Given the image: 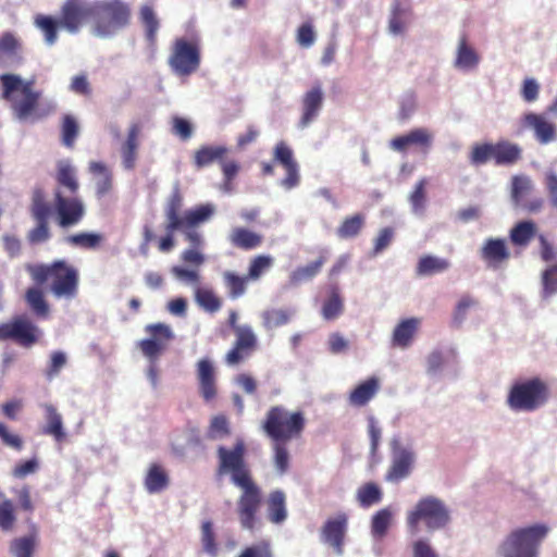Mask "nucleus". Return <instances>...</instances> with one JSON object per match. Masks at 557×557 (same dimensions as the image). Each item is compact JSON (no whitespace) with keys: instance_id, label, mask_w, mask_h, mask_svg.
I'll return each mask as SVG.
<instances>
[{"instance_id":"obj_1","label":"nucleus","mask_w":557,"mask_h":557,"mask_svg":"<svg viewBox=\"0 0 557 557\" xmlns=\"http://www.w3.org/2000/svg\"><path fill=\"white\" fill-rule=\"evenodd\" d=\"M218 474H230L231 482L240 490L236 503V513L242 529L255 532L261 525L260 509L263 495L259 484L253 479L251 469L246 461V446L237 441L233 448H218Z\"/></svg>"},{"instance_id":"obj_2","label":"nucleus","mask_w":557,"mask_h":557,"mask_svg":"<svg viewBox=\"0 0 557 557\" xmlns=\"http://www.w3.org/2000/svg\"><path fill=\"white\" fill-rule=\"evenodd\" d=\"M24 268L34 284L25 290L24 300L36 317L47 318L50 313L44 286L57 299L70 300L77 296L79 272L69 261L57 259L50 263H26Z\"/></svg>"},{"instance_id":"obj_3","label":"nucleus","mask_w":557,"mask_h":557,"mask_svg":"<svg viewBox=\"0 0 557 557\" xmlns=\"http://www.w3.org/2000/svg\"><path fill=\"white\" fill-rule=\"evenodd\" d=\"M29 213L35 226L27 232L26 238L29 245H38L50 239L49 221L52 216L60 228L67 230L84 220L86 207L79 196H66L60 188L54 189L53 205H50L45 190L41 187H35L32 191Z\"/></svg>"},{"instance_id":"obj_4","label":"nucleus","mask_w":557,"mask_h":557,"mask_svg":"<svg viewBox=\"0 0 557 557\" xmlns=\"http://www.w3.org/2000/svg\"><path fill=\"white\" fill-rule=\"evenodd\" d=\"M2 98L10 103L14 116L20 121L41 119L38 112L41 91L34 89L35 79L24 81L16 74L0 75Z\"/></svg>"},{"instance_id":"obj_5","label":"nucleus","mask_w":557,"mask_h":557,"mask_svg":"<svg viewBox=\"0 0 557 557\" xmlns=\"http://www.w3.org/2000/svg\"><path fill=\"white\" fill-rule=\"evenodd\" d=\"M91 33L100 38H110L128 27L133 11L124 0H96L92 2Z\"/></svg>"},{"instance_id":"obj_6","label":"nucleus","mask_w":557,"mask_h":557,"mask_svg":"<svg viewBox=\"0 0 557 557\" xmlns=\"http://www.w3.org/2000/svg\"><path fill=\"white\" fill-rule=\"evenodd\" d=\"M549 532L548 525L535 523L513 529L499 544V557H539L540 547Z\"/></svg>"},{"instance_id":"obj_7","label":"nucleus","mask_w":557,"mask_h":557,"mask_svg":"<svg viewBox=\"0 0 557 557\" xmlns=\"http://www.w3.org/2000/svg\"><path fill=\"white\" fill-rule=\"evenodd\" d=\"M550 388L544 379L532 376L512 383L507 395L508 407L516 412H533L547 404Z\"/></svg>"},{"instance_id":"obj_8","label":"nucleus","mask_w":557,"mask_h":557,"mask_svg":"<svg viewBox=\"0 0 557 557\" xmlns=\"http://www.w3.org/2000/svg\"><path fill=\"white\" fill-rule=\"evenodd\" d=\"M305 428L302 411H289L281 405L271 407L262 421V430L271 441L290 442L300 438Z\"/></svg>"},{"instance_id":"obj_9","label":"nucleus","mask_w":557,"mask_h":557,"mask_svg":"<svg viewBox=\"0 0 557 557\" xmlns=\"http://www.w3.org/2000/svg\"><path fill=\"white\" fill-rule=\"evenodd\" d=\"M450 521V513L443 500L435 496L420 498L407 512L406 523L411 535L418 534L423 522L429 531L444 529Z\"/></svg>"},{"instance_id":"obj_10","label":"nucleus","mask_w":557,"mask_h":557,"mask_svg":"<svg viewBox=\"0 0 557 557\" xmlns=\"http://www.w3.org/2000/svg\"><path fill=\"white\" fill-rule=\"evenodd\" d=\"M522 159L520 145L507 139L496 143L475 144L469 154L472 165L479 166L493 161L495 165H512Z\"/></svg>"},{"instance_id":"obj_11","label":"nucleus","mask_w":557,"mask_h":557,"mask_svg":"<svg viewBox=\"0 0 557 557\" xmlns=\"http://www.w3.org/2000/svg\"><path fill=\"white\" fill-rule=\"evenodd\" d=\"M200 49L197 42L184 38L176 39L169 64L174 73L181 76H189L200 66Z\"/></svg>"},{"instance_id":"obj_12","label":"nucleus","mask_w":557,"mask_h":557,"mask_svg":"<svg viewBox=\"0 0 557 557\" xmlns=\"http://www.w3.org/2000/svg\"><path fill=\"white\" fill-rule=\"evenodd\" d=\"M41 335L38 326L25 315L14 317L11 321L0 323V341L12 339L23 347H32Z\"/></svg>"},{"instance_id":"obj_13","label":"nucleus","mask_w":557,"mask_h":557,"mask_svg":"<svg viewBox=\"0 0 557 557\" xmlns=\"http://www.w3.org/2000/svg\"><path fill=\"white\" fill-rule=\"evenodd\" d=\"M92 2L87 0H65L60 8V25L71 34H76L85 23L91 26Z\"/></svg>"},{"instance_id":"obj_14","label":"nucleus","mask_w":557,"mask_h":557,"mask_svg":"<svg viewBox=\"0 0 557 557\" xmlns=\"http://www.w3.org/2000/svg\"><path fill=\"white\" fill-rule=\"evenodd\" d=\"M347 529V513L338 512L336 516L325 520L320 530V539L324 544L330 546L337 556H342L344 554Z\"/></svg>"},{"instance_id":"obj_15","label":"nucleus","mask_w":557,"mask_h":557,"mask_svg":"<svg viewBox=\"0 0 557 557\" xmlns=\"http://www.w3.org/2000/svg\"><path fill=\"white\" fill-rule=\"evenodd\" d=\"M145 331L150 338L140 341L138 346L145 357L156 361L166 349L168 343L173 338V333L170 326L163 323L149 324Z\"/></svg>"},{"instance_id":"obj_16","label":"nucleus","mask_w":557,"mask_h":557,"mask_svg":"<svg viewBox=\"0 0 557 557\" xmlns=\"http://www.w3.org/2000/svg\"><path fill=\"white\" fill-rule=\"evenodd\" d=\"M391 446L393 456L391 466L385 473V480L399 482L411 473L416 455L412 450L403 447L398 440H393Z\"/></svg>"},{"instance_id":"obj_17","label":"nucleus","mask_w":557,"mask_h":557,"mask_svg":"<svg viewBox=\"0 0 557 557\" xmlns=\"http://www.w3.org/2000/svg\"><path fill=\"white\" fill-rule=\"evenodd\" d=\"M235 342L231 350L225 355V361L230 366H235L244 361L257 348L258 339L250 325H243L234 332Z\"/></svg>"},{"instance_id":"obj_18","label":"nucleus","mask_w":557,"mask_h":557,"mask_svg":"<svg viewBox=\"0 0 557 557\" xmlns=\"http://www.w3.org/2000/svg\"><path fill=\"white\" fill-rule=\"evenodd\" d=\"M196 375L199 395L205 403H211L218 397L216 373L213 363L207 359H200L196 364Z\"/></svg>"},{"instance_id":"obj_19","label":"nucleus","mask_w":557,"mask_h":557,"mask_svg":"<svg viewBox=\"0 0 557 557\" xmlns=\"http://www.w3.org/2000/svg\"><path fill=\"white\" fill-rule=\"evenodd\" d=\"M324 100L323 90L320 84H315L301 98V116L299 126L301 128L310 125L319 115Z\"/></svg>"},{"instance_id":"obj_20","label":"nucleus","mask_w":557,"mask_h":557,"mask_svg":"<svg viewBox=\"0 0 557 557\" xmlns=\"http://www.w3.org/2000/svg\"><path fill=\"white\" fill-rule=\"evenodd\" d=\"M432 133L423 127L413 128L408 134L397 136L389 143V147L398 152H405L410 146H419L429 149L432 145Z\"/></svg>"},{"instance_id":"obj_21","label":"nucleus","mask_w":557,"mask_h":557,"mask_svg":"<svg viewBox=\"0 0 557 557\" xmlns=\"http://www.w3.org/2000/svg\"><path fill=\"white\" fill-rule=\"evenodd\" d=\"M522 123L525 127L533 129L536 140L542 145L553 141L556 137V125L542 114L527 113L523 115Z\"/></svg>"},{"instance_id":"obj_22","label":"nucleus","mask_w":557,"mask_h":557,"mask_svg":"<svg viewBox=\"0 0 557 557\" xmlns=\"http://www.w3.org/2000/svg\"><path fill=\"white\" fill-rule=\"evenodd\" d=\"M412 15L409 0H395L392 4L391 15L388 20V30L394 35L403 34Z\"/></svg>"},{"instance_id":"obj_23","label":"nucleus","mask_w":557,"mask_h":557,"mask_svg":"<svg viewBox=\"0 0 557 557\" xmlns=\"http://www.w3.org/2000/svg\"><path fill=\"white\" fill-rule=\"evenodd\" d=\"M140 133L141 125L139 123L136 122L129 125L126 139L121 147L122 162L126 170L135 168Z\"/></svg>"},{"instance_id":"obj_24","label":"nucleus","mask_w":557,"mask_h":557,"mask_svg":"<svg viewBox=\"0 0 557 557\" xmlns=\"http://www.w3.org/2000/svg\"><path fill=\"white\" fill-rule=\"evenodd\" d=\"M183 195L175 188L166 200L164 214L166 219L165 231H177L183 228Z\"/></svg>"},{"instance_id":"obj_25","label":"nucleus","mask_w":557,"mask_h":557,"mask_svg":"<svg viewBox=\"0 0 557 557\" xmlns=\"http://www.w3.org/2000/svg\"><path fill=\"white\" fill-rule=\"evenodd\" d=\"M510 253L506 242L502 238H488L481 248V258L490 267L497 268L509 258Z\"/></svg>"},{"instance_id":"obj_26","label":"nucleus","mask_w":557,"mask_h":557,"mask_svg":"<svg viewBox=\"0 0 557 557\" xmlns=\"http://www.w3.org/2000/svg\"><path fill=\"white\" fill-rule=\"evenodd\" d=\"M267 518L271 523L281 524L287 519L286 495L281 490L269 493L267 500Z\"/></svg>"},{"instance_id":"obj_27","label":"nucleus","mask_w":557,"mask_h":557,"mask_svg":"<svg viewBox=\"0 0 557 557\" xmlns=\"http://www.w3.org/2000/svg\"><path fill=\"white\" fill-rule=\"evenodd\" d=\"M228 240L232 246L248 251L260 247L263 236L246 227H234L230 233Z\"/></svg>"},{"instance_id":"obj_28","label":"nucleus","mask_w":557,"mask_h":557,"mask_svg":"<svg viewBox=\"0 0 557 557\" xmlns=\"http://www.w3.org/2000/svg\"><path fill=\"white\" fill-rule=\"evenodd\" d=\"M420 319L409 318L400 321L393 332V345L401 348L408 347L420 326Z\"/></svg>"},{"instance_id":"obj_29","label":"nucleus","mask_w":557,"mask_h":557,"mask_svg":"<svg viewBox=\"0 0 557 557\" xmlns=\"http://www.w3.org/2000/svg\"><path fill=\"white\" fill-rule=\"evenodd\" d=\"M379 380L374 376L369 377L350 392L348 400L352 406L362 407L375 396V394L379 392Z\"/></svg>"},{"instance_id":"obj_30","label":"nucleus","mask_w":557,"mask_h":557,"mask_svg":"<svg viewBox=\"0 0 557 557\" xmlns=\"http://www.w3.org/2000/svg\"><path fill=\"white\" fill-rule=\"evenodd\" d=\"M170 484V478L165 469L159 463H151L144 480V485L149 494L160 493Z\"/></svg>"},{"instance_id":"obj_31","label":"nucleus","mask_w":557,"mask_h":557,"mask_svg":"<svg viewBox=\"0 0 557 557\" xmlns=\"http://www.w3.org/2000/svg\"><path fill=\"white\" fill-rule=\"evenodd\" d=\"M228 149L225 146H201L195 151L194 164L197 169H202L211 165L214 162L221 163V160L226 157Z\"/></svg>"},{"instance_id":"obj_32","label":"nucleus","mask_w":557,"mask_h":557,"mask_svg":"<svg viewBox=\"0 0 557 557\" xmlns=\"http://www.w3.org/2000/svg\"><path fill=\"white\" fill-rule=\"evenodd\" d=\"M46 424L42 428V433L51 435L57 442L61 443L65 440L66 435L63 431L62 416L58 412L57 408L52 405H45Z\"/></svg>"},{"instance_id":"obj_33","label":"nucleus","mask_w":557,"mask_h":557,"mask_svg":"<svg viewBox=\"0 0 557 557\" xmlns=\"http://www.w3.org/2000/svg\"><path fill=\"white\" fill-rule=\"evenodd\" d=\"M326 260H327L326 253L324 251H322L315 261L310 262L302 267H298L289 275L290 284L298 285L302 282L312 280L320 273V271H321L322 267L324 265V263L326 262Z\"/></svg>"},{"instance_id":"obj_34","label":"nucleus","mask_w":557,"mask_h":557,"mask_svg":"<svg viewBox=\"0 0 557 557\" xmlns=\"http://www.w3.org/2000/svg\"><path fill=\"white\" fill-rule=\"evenodd\" d=\"M34 25L42 33L45 42L53 46L58 40V30L62 28L60 18L55 20L51 15L37 14L34 17Z\"/></svg>"},{"instance_id":"obj_35","label":"nucleus","mask_w":557,"mask_h":557,"mask_svg":"<svg viewBox=\"0 0 557 557\" xmlns=\"http://www.w3.org/2000/svg\"><path fill=\"white\" fill-rule=\"evenodd\" d=\"M200 543L202 550L210 557H218L220 546L214 524L211 520H205L200 524Z\"/></svg>"},{"instance_id":"obj_36","label":"nucleus","mask_w":557,"mask_h":557,"mask_svg":"<svg viewBox=\"0 0 557 557\" xmlns=\"http://www.w3.org/2000/svg\"><path fill=\"white\" fill-rule=\"evenodd\" d=\"M55 180L58 183L57 188H64L70 193V195H77L79 190V183L76 176V171L71 164L60 163Z\"/></svg>"},{"instance_id":"obj_37","label":"nucleus","mask_w":557,"mask_h":557,"mask_svg":"<svg viewBox=\"0 0 557 557\" xmlns=\"http://www.w3.org/2000/svg\"><path fill=\"white\" fill-rule=\"evenodd\" d=\"M450 263L446 259L425 255L419 259L416 272L419 276H429L446 271Z\"/></svg>"},{"instance_id":"obj_38","label":"nucleus","mask_w":557,"mask_h":557,"mask_svg":"<svg viewBox=\"0 0 557 557\" xmlns=\"http://www.w3.org/2000/svg\"><path fill=\"white\" fill-rule=\"evenodd\" d=\"M214 211L215 208L211 203L200 205L185 211L183 214V227L190 226L196 228L200 224L209 221L214 214Z\"/></svg>"},{"instance_id":"obj_39","label":"nucleus","mask_w":557,"mask_h":557,"mask_svg":"<svg viewBox=\"0 0 557 557\" xmlns=\"http://www.w3.org/2000/svg\"><path fill=\"white\" fill-rule=\"evenodd\" d=\"M536 224L531 221H520L510 231V240L516 246H527L536 236Z\"/></svg>"},{"instance_id":"obj_40","label":"nucleus","mask_w":557,"mask_h":557,"mask_svg":"<svg viewBox=\"0 0 557 557\" xmlns=\"http://www.w3.org/2000/svg\"><path fill=\"white\" fill-rule=\"evenodd\" d=\"M222 278L231 299H237L246 293L249 282L246 275H239L233 271H225L222 274Z\"/></svg>"},{"instance_id":"obj_41","label":"nucleus","mask_w":557,"mask_h":557,"mask_svg":"<svg viewBox=\"0 0 557 557\" xmlns=\"http://www.w3.org/2000/svg\"><path fill=\"white\" fill-rule=\"evenodd\" d=\"M366 223V216L362 213H356L346 216L336 230V234L342 239L354 238L359 235Z\"/></svg>"},{"instance_id":"obj_42","label":"nucleus","mask_w":557,"mask_h":557,"mask_svg":"<svg viewBox=\"0 0 557 557\" xmlns=\"http://www.w3.org/2000/svg\"><path fill=\"white\" fill-rule=\"evenodd\" d=\"M344 311V300L336 285L331 286L329 298L323 302L321 313L325 320H334Z\"/></svg>"},{"instance_id":"obj_43","label":"nucleus","mask_w":557,"mask_h":557,"mask_svg":"<svg viewBox=\"0 0 557 557\" xmlns=\"http://www.w3.org/2000/svg\"><path fill=\"white\" fill-rule=\"evenodd\" d=\"M60 131L62 145L69 149L74 148L79 135V125L76 117L72 114H64L61 119Z\"/></svg>"},{"instance_id":"obj_44","label":"nucleus","mask_w":557,"mask_h":557,"mask_svg":"<svg viewBox=\"0 0 557 557\" xmlns=\"http://www.w3.org/2000/svg\"><path fill=\"white\" fill-rule=\"evenodd\" d=\"M195 301L208 313H215L222 308V299L210 288L198 287L195 290Z\"/></svg>"},{"instance_id":"obj_45","label":"nucleus","mask_w":557,"mask_h":557,"mask_svg":"<svg viewBox=\"0 0 557 557\" xmlns=\"http://www.w3.org/2000/svg\"><path fill=\"white\" fill-rule=\"evenodd\" d=\"M139 18L145 28L148 42L154 45L160 23L153 8L151 5H143L139 11Z\"/></svg>"},{"instance_id":"obj_46","label":"nucleus","mask_w":557,"mask_h":557,"mask_svg":"<svg viewBox=\"0 0 557 557\" xmlns=\"http://www.w3.org/2000/svg\"><path fill=\"white\" fill-rule=\"evenodd\" d=\"M33 533L14 539L11 543V552L15 557H33L37 544L36 525H32Z\"/></svg>"},{"instance_id":"obj_47","label":"nucleus","mask_w":557,"mask_h":557,"mask_svg":"<svg viewBox=\"0 0 557 557\" xmlns=\"http://www.w3.org/2000/svg\"><path fill=\"white\" fill-rule=\"evenodd\" d=\"M479 61L478 53L468 45L466 36L461 37L457 49L456 66L473 69L478 65Z\"/></svg>"},{"instance_id":"obj_48","label":"nucleus","mask_w":557,"mask_h":557,"mask_svg":"<svg viewBox=\"0 0 557 557\" xmlns=\"http://www.w3.org/2000/svg\"><path fill=\"white\" fill-rule=\"evenodd\" d=\"M383 493L374 482H368L357 491V500L363 508H369L382 500Z\"/></svg>"},{"instance_id":"obj_49","label":"nucleus","mask_w":557,"mask_h":557,"mask_svg":"<svg viewBox=\"0 0 557 557\" xmlns=\"http://www.w3.org/2000/svg\"><path fill=\"white\" fill-rule=\"evenodd\" d=\"M262 325L265 330H273L286 325L292 318V311L286 309H270L261 314Z\"/></svg>"},{"instance_id":"obj_50","label":"nucleus","mask_w":557,"mask_h":557,"mask_svg":"<svg viewBox=\"0 0 557 557\" xmlns=\"http://www.w3.org/2000/svg\"><path fill=\"white\" fill-rule=\"evenodd\" d=\"M273 258L269 255H258L253 257L248 267L246 276L249 281H258L273 265Z\"/></svg>"},{"instance_id":"obj_51","label":"nucleus","mask_w":557,"mask_h":557,"mask_svg":"<svg viewBox=\"0 0 557 557\" xmlns=\"http://www.w3.org/2000/svg\"><path fill=\"white\" fill-rule=\"evenodd\" d=\"M102 242V236L97 233L82 232L70 235L65 238V243L83 249H95Z\"/></svg>"},{"instance_id":"obj_52","label":"nucleus","mask_w":557,"mask_h":557,"mask_svg":"<svg viewBox=\"0 0 557 557\" xmlns=\"http://www.w3.org/2000/svg\"><path fill=\"white\" fill-rule=\"evenodd\" d=\"M392 522V511L388 508L380 509L371 520V533L376 539H383Z\"/></svg>"},{"instance_id":"obj_53","label":"nucleus","mask_w":557,"mask_h":557,"mask_svg":"<svg viewBox=\"0 0 557 557\" xmlns=\"http://www.w3.org/2000/svg\"><path fill=\"white\" fill-rule=\"evenodd\" d=\"M21 49L20 40L10 32L0 37V64L17 55Z\"/></svg>"},{"instance_id":"obj_54","label":"nucleus","mask_w":557,"mask_h":557,"mask_svg":"<svg viewBox=\"0 0 557 557\" xmlns=\"http://www.w3.org/2000/svg\"><path fill=\"white\" fill-rule=\"evenodd\" d=\"M273 449V463L278 473H285L289 468L288 442L271 441Z\"/></svg>"},{"instance_id":"obj_55","label":"nucleus","mask_w":557,"mask_h":557,"mask_svg":"<svg viewBox=\"0 0 557 557\" xmlns=\"http://www.w3.org/2000/svg\"><path fill=\"white\" fill-rule=\"evenodd\" d=\"M428 185L426 178H421L414 185L412 193L409 195V202L414 213H423L426 203V191Z\"/></svg>"},{"instance_id":"obj_56","label":"nucleus","mask_w":557,"mask_h":557,"mask_svg":"<svg viewBox=\"0 0 557 557\" xmlns=\"http://www.w3.org/2000/svg\"><path fill=\"white\" fill-rule=\"evenodd\" d=\"M237 557H274L270 540L262 539L246 546Z\"/></svg>"},{"instance_id":"obj_57","label":"nucleus","mask_w":557,"mask_h":557,"mask_svg":"<svg viewBox=\"0 0 557 557\" xmlns=\"http://www.w3.org/2000/svg\"><path fill=\"white\" fill-rule=\"evenodd\" d=\"M16 516L13 503L4 499L0 503V529L4 532L11 531L15 524Z\"/></svg>"},{"instance_id":"obj_58","label":"nucleus","mask_w":557,"mask_h":557,"mask_svg":"<svg viewBox=\"0 0 557 557\" xmlns=\"http://www.w3.org/2000/svg\"><path fill=\"white\" fill-rule=\"evenodd\" d=\"M222 173H223V182L227 189H231V185L237 174L239 173L240 165L236 160L226 159L225 157L221 160L220 163Z\"/></svg>"},{"instance_id":"obj_59","label":"nucleus","mask_w":557,"mask_h":557,"mask_svg":"<svg viewBox=\"0 0 557 557\" xmlns=\"http://www.w3.org/2000/svg\"><path fill=\"white\" fill-rule=\"evenodd\" d=\"M0 441L4 446L17 451L24 446L23 438L18 434L11 433L3 422H0Z\"/></svg>"},{"instance_id":"obj_60","label":"nucleus","mask_w":557,"mask_h":557,"mask_svg":"<svg viewBox=\"0 0 557 557\" xmlns=\"http://www.w3.org/2000/svg\"><path fill=\"white\" fill-rule=\"evenodd\" d=\"M542 278L544 297H549L554 294H557V264L546 269Z\"/></svg>"},{"instance_id":"obj_61","label":"nucleus","mask_w":557,"mask_h":557,"mask_svg":"<svg viewBox=\"0 0 557 557\" xmlns=\"http://www.w3.org/2000/svg\"><path fill=\"white\" fill-rule=\"evenodd\" d=\"M532 189L531 181L525 176H515L512 178L511 195L513 200L519 203L523 196Z\"/></svg>"},{"instance_id":"obj_62","label":"nucleus","mask_w":557,"mask_h":557,"mask_svg":"<svg viewBox=\"0 0 557 557\" xmlns=\"http://www.w3.org/2000/svg\"><path fill=\"white\" fill-rule=\"evenodd\" d=\"M394 238V228L393 227H384L380 230L376 238L374 239L372 255L376 256L385 250Z\"/></svg>"},{"instance_id":"obj_63","label":"nucleus","mask_w":557,"mask_h":557,"mask_svg":"<svg viewBox=\"0 0 557 557\" xmlns=\"http://www.w3.org/2000/svg\"><path fill=\"white\" fill-rule=\"evenodd\" d=\"M228 434L230 426L226 417L222 414L213 417L209 426L210 437H224Z\"/></svg>"},{"instance_id":"obj_64","label":"nucleus","mask_w":557,"mask_h":557,"mask_svg":"<svg viewBox=\"0 0 557 557\" xmlns=\"http://www.w3.org/2000/svg\"><path fill=\"white\" fill-rule=\"evenodd\" d=\"M476 305L478 301L474 298H472L470 295H463L456 305L454 312V321L457 324H461L466 318L467 311Z\"/></svg>"}]
</instances>
